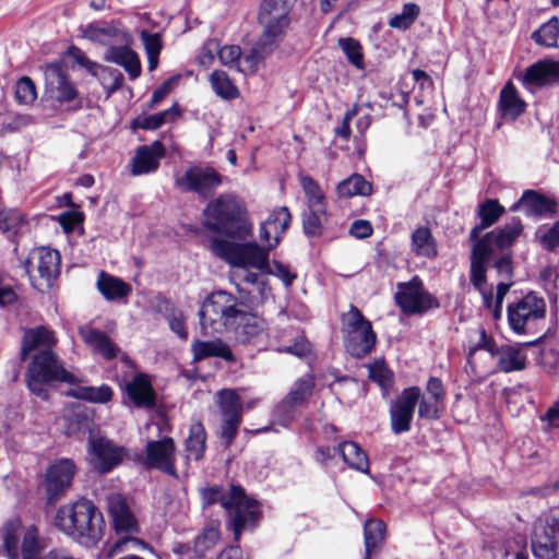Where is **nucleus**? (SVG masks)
<instances>
[{"label": "nucleus", "instance_id": "obj_1", "mask_svg": "<svg viewBox=\"0 0 559 559\" xmlns=\"http://www.w3.org/2000/svg\"><path fill=\"white\" fill-rule=\"evenodd\" d=\"M57 344L55 333L46 326H37L25 331L22 342L21 357L24 360L31 352H35L26 371V384L29 391L41 400L49 396L47 384L64 382L81 383L79 374L67 370L63 362L53 352Z\"/></svg>", "mask_w": 559, "mask_h": 559}, {"label": "nucleus", "instance_id": "obj_2", "mask_svg": "<svg viewBox=\"0 0 559 559\" xmlns=\"http://www.w3.org/2000/svg\"><path fill=\"white\" fill-rule=\"evenodd\" d=\"M43 546L35 525L23 526L19 519L11 520L0 531V554L8 559H81L63 547L40 554Z\"/></svg>", "mask_w": 559, "mask_h": 559}, {"label": "nucleus", "instance_id": "obj_3", "mask_svg": "<svg viewBox=\"0 0 559 559\" xmlns=\"http://www.w3.org/2000/svg\"><path fill=\"white\" fill-rule=\"evenodd\" d=\"M204 506L219 502L228 516V524L234 538L239 540L242 531L254 527L259 521L260 508L255 500L250 499L239 486H230L228 490L210 487L202 490Z\"/></svg>", "mask_w": 559, "mask_h": 559}, {"label": "nucleus", "instance_id": "obj_4", "mask_svg": "<svg viewBox=\"0 0 559 559\" xmlns=\"http://www.w3.org/2000/svg\"><path fill=\"white\" fill-rule=\"evenodd\" d=\"M107 511L116 534L121 535V537L104 546L102 552L106 558H112L130 550L147 548L142 539L135 537L140 533V525L135 511L126 497L120 493L108 496Z\"/></svg>", "mask_w": 559, "mask_h": 559}, {"label": "nucleus", "instance_id": "obj_5", "mask_svg": "<svg viewBox=\"0 0 559 559\" xmlns=\"http://www.w3.org/2000/svg\"><path fill=\"white\" fill-rule=\"evenodd\" d=\"M55 525L64 534L80 543H95L100 538L103 515L86 499L61 506L53 519Z\"/></svg>", "mask_w": 559, "mask_h": 559}, {"label": "nucleus", "instance_id": "obj_6", "mask_svg": "<svg viewBox=\"0 0 559 559\" xmlns=\"http://www.w3.org/2000/svg\"><path fill=\"white\" fill-rule=\"evenodd\" d=\"M206 226L217 233L243 239L252 231L246 210L239 199L222 194L204 210Z\"/></svg>", "mask_w": 559, "mask_h": 559}, {"label": "nucleus", "instance_id": "obj_7", "mask_svg": "<svg viewBox=\"0 0 559 559\" xmlns=\"http://www.w3.org/2000/svg\"><path fill=\"white\" fill-rule=\"evenodd\" d=\"M237 298L225 290L209 295L199 311L200 326L204 336L222 334L228 326H234L241 317Z\"/></svg>", "mask_w": 559, "mask_h": 559}, {"label": "nucleus", "instance_id": "obj_8", "mask_svg": "<svg viewBox=\"0 0 559 559\" xmlns=\"http://www.w3.org/2000/svg\"><path fill=\"white\" fill-rule=\"evenodd\" d=\"M272 249L269 242L267 246H259L255 242L235 243L221 239L212 241L213 252L227 263L238 267L237 270L253 267L264 272Z\"/></svg>", "mask_w": 559, "mask_h": 559}, {"label": "nucleus", "instance_id": "obj_9", "mask_svg": "<svg viewBox=\"0 0 559 559\" xmlns=\"http://www.w3.org/2000/svg\"><path fill=\"white\" fill-rule=\"evenodd\" d=\"M487 252L480 247L473 245L472 262H471V283L474 288L481 295L485 308L491 311L495 320L502 317V302L512 286L511 282H500L497 285V293L493 300L492 287L487 284L486 263L491 259Z\"/></svg>", "mask_w": 559, "mask_h": 559}, {"label": "nucleus", "instance_id": "obj_10", "mask_svg": "<svg viewBox=\"0 0 559 559\" xmlns=\"http://www.w3.org/2000/svg\"><path fill=\"white\" fill-rule=\"evenodd\" d=\"M546 314V302L535 293L510 302L507 307L508 324L518 335L534 334Z\"/></svg>", "mask_w": 559, "mask_h": 559}, {"label": "nucleus", "instance_id": "obj_11", "mask_svg": "<svg viewBox=\"0 0 559 559\" xmlns=\"http://www.w3.org/2000/svg\"><path fill=\"white\" fill-rule=\"evenodd\" d=\"M342 332L346 350L354 357H365L374 347L376 333L371 322L367 320L361 311L352 306L341 317Z\"/></svg>", "mask_w": 559, "mask_h": 559}, {"label": "nucleus", "instance_id": "obj_12", "mask_svg": "<svg viewBox=\"0 0 559 559\" xmlns=\"http://www.w3.org/2000/svg\"><path fill=\"white\" fill-rule=\"evenodd\" d=\"M532 551L536 559H559V509H552L535 521Z\"/></svg>", "mask_w": 559, "mask_h": 559}, {"label": "nucleus", "instance_id": "obj_13", "mask_svg": "<svg viewBox=\"0 0 559 559\" xmlns=\"http://www.w3.org/2000/svg\"><path fill=\"white\" fill-rule=\"evenodd\" d=\"M24 267L32 285L43 292L50 288L59 275L60 254L50 248L34 249L28 254Z\"/></svg>", "mask_w": 559, "mask_h": 559}, {"label": "nucleus", "instance_id": "obj_14", "mask_svg": "<svg viewBox=\"0 0 559 559\" xmlns=\"http://www.w3.org/2000/svg\"><path fill=\"white\" fill-rule=\"evenodd\" d=\"M396 288L395 302L406 314H421L438 306L418 276H414L409 282L399 283Z\"/></svg>", "mask_w": 559, "mask_h": 559}, {"label": "nucleus", "instance_id": "obj_15", "mask_svg": "<svg viewBox=\"0 0 559 559\" xmlns=\"http://www.w3.org/2000/svg\"><path fill=\"white\" fill-rule=\"evenodd\" d=\"M234 277L238 280L236 288L239 294L240 304L257 308L265 304L272 292L265 275L257 274L248 270H236Z\"/></svg>", "mask_w": 559, "mask_h": 559}, {"label": "nucleus", "instance_id": "obj_16", "mask_svg": "<svg viewBox=\"0 0 559 559\" xmlns=\"http://www.w3.org/2000/svg\"><path fill=\"white\" fill-rule=\"evenodd\" d=\"M222 414L221 437L229 445L237 436L242 417V402L234 389H222L216 393Z\"/></svg>", "mask_w": 559, "mask_h": 559}, {"label": "nucleus", "instance_id": "obj_17", "mask_svg": "<svg viewBox=\"0 0 559 559\" xmlns=\"http://www.w3.org/2000/svg\"><path fill=\"white\" fill-rule=\"evenodd\" d=\"M298 0H262L258 20L264 31L284 37L290 24V12Z\"/></svg>", "mask_w": 559, "mask_h": 559}, {"label": "nucleus", "instance_id": "obj_18", "mask_svg": "<svg viewBox=\"0 0 559 559\" xmlns=\"http://www.w3.org/2000/svg\"><path fill=\"white\" fill-rule=\"evenodd\" d=\"M221 183L222 176L211 167L193 166L175 175V187L179 191L195 192L201 197L210 195Z\"/></svg>", "mask_w": 559, "mask_h": 559}, {"label": "nucleus", "instance_id": "obj_19", "mask_svg": "<svg viewBox=\"0 0 559 559\" xmlns=\"http://www.w3.org/2000/svg\"><path fill=\"white\" fill-rule=\"evenodd\" d=\"M87 452L93 468L103 474L112 471L126 456L123 447L100 436L90 437Z\"/></svg>", "mask_w": 559, "mask_h": 559}, {"label": "nucleus", "instance_id": "obj_20", "mask_svg": "<svg viewBox=\"0 0 559 559\" xmlns=\"http://www.w3.org/2000/svg\"><path fill=\"white\" fill-rule=\"evenodd\" d=\"M420 397L418 386L404 389L390 404V425L395 435L411 430L415 407Z\"/></svg>", "mask_w": 559, "mask_h": 559}, {"label": "nucleus", "instance_id": "obj_21", "mask_svg": "<svg viewBox=\"0 0 559 559\" xmlns=\"http://www.w3.org/2000/svg\"><path fill=\"white\" fill-rule=\"evenodd\" d=\"M45 96L59 104L70 103L78 98L79 93L69 74L58 63L45 67Z\"/></svg>", "mask_w": 559, "mask_h": 559}, {"label": "nucleus", "instance_id": "obj_22", "mask_svg": "<svg viewBox=\"0 0 559 559\" xmlns=\"http://www.w3.org/2000/svg\"><path fill=\"white\" fill-rule=\"evenodd\" d=\"M75 473V465L69 459H60L48 467L45 487L50 503L56 502L70 488Z\"/></svg>", "mask_w": 559, "mask_h": 559}, {"label": "nucleus", "instance_id": "obj_23", "mask_svg": "<svg viewBox=\"0 0 559 559\" xmlns=\"http://www.w3.org/2000/svg\"><path fill=\"white\" fill-rule=\"evenodd\" d=\"M522 229L521 221L512 218L503 228L486 234L483 239L477 240L473 245L480 247L487 254L493 258L498 250L509 248L520 236Z\"/></svg>", "mask_w": 559, "mask_h": 559}, {"label": "nucleus", "instance_id": "obj_24", "mask_svg": "<svg viewBox=\"0 0 559 559\" xmlns=\"http://www.w3.org/2000/svg\"><path fill=\"white\" fill-rule=\"evenodd\" d=\"M82 37L104 46L130 44L131 36L123 29L106 22H94L80 27Z\"/></svg>", "mask_w": 559, "mask_h": 559}, {"label": "nucleus", "instance_id": "obj_25", "mask_svg": "<svg viewBox=\"0 0 559 559\" xmlns=\"http://www.w3.org/2000/svg\"><path fill=\"white\" fill-rule=\"evenodd\" d=\"M146 465L176 475L175 443L171 438L148 441L146 444Z\"/></svg>", "mask_w": 559, "mask_h": 559}, {"label": "nucleus", "instance_id": "obj_26", "mask_svg": "<svg viewBox=\"0 0 559 559\" xmlns=\"http://www.w3.org/2000/svg\"><path fill=\"white\" fill-rule=\"evenodd\" d=\"M522 84L530 91L559 81V62L543 60L528 67L519 75Z\"/></svg>", "mask_w": 559, "mask_h": 559}, {"label": "nucleus", "instance_id": "obj_27", "mask_svg": "<svg viewBox=\"0 0 559 559\" xmlns=\"http://www.w3.org/2000/svg\"><path fill=\"white\" fill-rule=\"evenodd\" d=\"M165 155L166 150L160 141L138 147L131 160V174L133 176H141L155 173L159 167L160 159Z\"/></svg>", "mask_w": 559, "mask_h": 559}, {"label": "nucleus", "instance_id": "obj_28", "mask_svg": "<svg viewBox=\"0 0 559 559\" xmlns=\"http://www.w3.org/2000/svg\"><path fill=\"white\" fill-rule=\"evenodd\" d=\"M292 221V215L286 206L277 207L271 212L266 221L261 225L260 238L275 248L282 235L286 231Z\"/></svg>", "mask_w": 559, "mask_h": 559}, {"label": "nucleus", "instance_id": "obj_29", "mask_svg": "<svg viewBox=\"0 0 559 559\" xmlns=\"http://www.w3.org/2000/svg\"><path fill=\"white\" fill-rule=\"evenodd\" d=\"M282 39V37L263 29L250 52L242 58L243 68H239V70L242 72H254L259 63L277 48Z\"/></svg>", "mask_w": 559, "mask_h": 559}, {"label": "nucleus", "instance_id": "obj_30", "mask_svg": "<svg viewBox=\"0 0 559 559\" xmlns=\"http://www.w3.org/2000/svg\"><path fill=\"white\" fill-rule=\"evenodd\" d=\"M104 59L122 67L130 80H135L141 74V61L135 51L129 48V44H118L107 48Z\"/></svg>", "mask_w": 559, "mask_h": 559}, {"label": "nucleus", "instance_id": "obj_31", "mask_svg": "<svg viewBox=\"0 0 559 559\" xmlns=\"http://www.w3.org/2000/svg\"><path fill=\"white\" fill-rule=\"evenodd\" d=\"M80 335L84 343L95 353L100 355L103 358L110 360L117 357L119 353L118 346H116L107 334L92 328L90 325L81 326Z\"/></svg>", "mask_w": 559, "mask_h": 559}, {"label": "nucleus", "instance_id": "obj_32", "mask_svg": "<svg viewBox=\"0 0 559 559\" xmlns=\"http://www.w3.org/2000/svg\"><path fill=\"white\" fill-rule=\"evenodd\" d=\"M126 391L136 407L152 408L155 406V392L151 379L144 373H138L127 383Z\"/></svg>", "mask_w": 559, "mask_h": 559}, {"label": "nucleus", "instance_id": "obj_33", "mask_svg": "<svg viewBox=\"0 0 559 559\" xmlns=\"http://www.w3.org/2000/svg\"><path fill=\"white\" fill-rule=\"evenodd\" d=\"M96 287L107 301H120L132 292L129 283L104 271L98 274Z\"/></svg>", "mask_w": 559, "mask_h": 559}, {"label": "nucleus", "instance_id": "obj_34", "mask_svg": "<svg viewBox=\"0 0 559 559\" xmlns=\"http://www.w3.org/2000/svg\"><path fill=\"white\" fill-rule=\"evenodd\" d=\"M411 250L417 257L427 259L437 257V242L428 227L419 226L414 229L411 236Z\"/></svg>", "mask_w": 559, "mask_h": 559}, {"label": "nucleus", "instance_id": "obj_35", "mask_svg": "<svg viewBox=\"0 0 559 559\" xmlns=\"http://www.w3.org/2000/svg\"><path fill=\"white\" fill-rule=\"evenodd\" d=\"M526 104L520 98L512 83H508L500 92L499 109L502 117L515 120L525 110Z\"/></svg>", "mask_w": 559, "mask_h": 559}, {"label": "nucleus", "instance_id": "obj_36", "mask_svg": "<svg viewBox=\"0 0 559 559\" xmlns=\"http://www.w3.org/2000/svg\"><path fill=\"white\" fill-rule=\"evenodd\" d=\"M498 368L503 372L519 371L525 368L526 356L521 347L502 346L497 349L495 355Z\"/></svg>", "mask_w": 559, "mask_h": 559}, {"label": "nucleus", "instance_id": "obj_37", "mask_svg": "<svg viewBox=\"0 0 559 559\" xmlns=\"http://www.w3.org/2000/svg\"><path fill=\"white\" fill-rule=\"evenodd\" d=\"M79 384L80 383L73 384L74 386L67 392V395L90 403L99 404H105L112 399V389L107 384H102L99 386H87Z\"/></svg>", "mask_w": 559, "mask_h": 559}, {"label": "nucleus", "instance_id": "obj_38", "mask_svg": "<svg viewBox=\"0 0 559 559\" xmlns=\"http://www.w3.org/2000/svg\"><path fill=\"white\" fill-rule=\"evenodd\" d=\"M554 204L535 191H526L521 199L511 206V211L523 210L527 215H543L552 211Z\"/></svg>", "mask_w": 559, "mask_h": 559}, {"label": "nucleus", "instance_id": "obj_39", "mask_svg": "<svg viewBox=\"0 0 559 559\" xmlns=\"http://www.w3.org/2000/svg\"><path fill=\"white\" fill-rule=\"evenodd\" d=\"M337 452L341 454L344 463L350 468L366 474L369 473L368 456L356 442H342L337 448Z\"/></svg>", "mask_w": 559, "mask_h": 559}, {"label": "nucleus", "instance_id": "obj_40", "mask_svg": "<svg viewBox=\"0 0 559 559\" xmlns=\"http://www.w3.org/2000/svg\"><path fill=\"white\" fill-rule=\"evenodd\" d=\"M385 524L381 520H369L365 523V559L377 555L384 539Z\"/></svg>", "mask_w": 559, "mask_h": 559}, {"label": "nucleus", "instance_id": "obj_41", "mask_svg": "<svg viewBox=\"0 0 559 559\" xmlns=\"http://www.w3.org/2000/svg\"><path fill=\"white\" fill-rule=\"evenodd\" d=\"M503 213V206H501L496 200H487L483 204H480L478 209V215L481 222L479 225L475 226L472 229L471 240L473 242H476L479 233L495 224Z\"/></svg>", "mask_w": 559, "mask_h": 559}, {"label": "nucleus", "instance_id": "obj_42", "mask_svg": "<svg viewBox=\"0 0 559 559\" xmlns=\"http://www.w3.org/2000/svg\"><path fill=\"white\" fill-rule=\"evenodd\" d=\"M194 360H202L207 357H221L226 360L233 359L230 349L219 340L203 342L195 341L192 344Z\"/></svg>", "mask_w": 559, "mask_h": 559}, {"label": "nucleus", "instance_id": "obj_43", "mask_svg": "<svg viewBox=\"0 0 559 559\" xmlns=\"http://www.w3.org/2000/svg\"><path fill=\"white\" fill-rule=\"evenodd\" d=\"M329 219L326 209H306L302 213V229L308 237H320Z\"/></svg>", "mask_w": 559, "mask_h": 559}, {"label": "nucleus", "instance_id": "obj_44", "mask_svg": "<svg viewBox=\"0 0 559 559\" xmlns=\"http://www.w3.org/2000/svg\"><path fill=\"white\" fill-rule=\"evenodd\" d=\"M206 433L201 423L190 426L189 436L186 439L187 459L199 461L205 451Z\"/></svg>", "mask_w": 559, "mask_h": 559}, {"label": "nucleus", "instance_id": "obj_45", "mask_svg": "<svg viewBox=\"0 0 559 559\" xmlns=\"http://www.w3.org/2000/svg\"><path fill=\"white\" fill-rule=\"evenodd\" d=\"M299 183L302 188L307 209H326V198L317 181L307 175H299Z\"/></svg>", "mask_w": 559, "mask_h": 559}, {"label": "nucleus", "instance_id": "obj_46", "mask_svg": "<svg viewBox=\"0 0 559 559\" xmlns=\"http://www.w3.org/2000/svg\"><path fill=\"white\" fill-rule=\"evenodd\" d=\"M210 84L214 93L222 99L231 100L239 96V90L222 70H215L210 75Z\"/></svg>", "mask_w": 559, "mask_h": 559}, {"label": "nucleus", "instance_id": "obj_47", "mask_svg": "<svg viewBox=\"0 0 559 559\" xmlns=\"http://www.w3.org/2000/svg\"><path fill=\"white\" fill-rule=\"evenodd\" d=\"M371 185L362 176L355 174L338 183L336 192L341 198H352L356 195H369Z\"/></svg>", "mask_w": 559, "mask_h": 559}, {"label": "nucleus", "instance_id": "obj_48", "mask_svg": "<svg viewBox=\"0 0 559 559\" xmlns=\"http://www.w3.org/2000/svg\"><path fill=\"white\" fill-rule=\"evenodd\" d=\"M420 7L414 2L405 3L401 11L393 14L388 24L391 28L399 31L408 29L420 15Z\"/></svg>", "mask_w": 559, "mask_h": 559}, {"label": "nucleus", "instance_id": "obj_49", "mask_svg": "<svg viewBox=\"0 0 559 559\" xmlns=\"http://www.w3.org/2000/svg\"><path fill=\"white\" fill-rule=\"evenodd\" d=\"M240 328V333L243 335V341H251L264 334L266 330V323L264 319L257 314L246 313L242 311L241 317L238 318L236 323Z\"/></svg>", "mask_w": 559, "mask_h": 559}, {"label": "nucleus", "instance_id": "obj_50", "mask_svg": "<svg viewBox=\"0 0 559 559\" xmlns=\"http://www.w3.org/2000/svg\"><path fill=\"white\" fill-rule=\"evenodd\" d=\"M179 115L180 111L177 105L175 104L169 109H166L164 111L145 117H139L135 120V124L141 129L155 130L164 123L175 120L177 117H179Z\"/></svg>", "mask_w": 559, "mask_h": 559}, {"label": "nucleus", "instance_id": "obj_51", "mask_svg": "<svg viewBox=\"0 0 559 559\" xmlns=\"http://www.w3.org/2000/svg\"><path fill=\"white\" fill-rule=\"evenodd\" d=\"M533 38L538 45L545 47H555L559 38V20L556 16L549 19L537 31L533 33Z\"/></svg>", "mask_w": 559, "mask_h": 559}, {"label": "nucleus", "instance_id": "obj_52", "mask_svg": "<svg viewBox=\"0 0 559 559\" xmlns=\"http://www.w3.org/2000/svg\"><path fill=\"white\" fill-rule=\"evenodd\" d=\"M299 408L290 400L283 399L273 411V423L284 428L289 427L299 416Z\"/></svg>", "mask_w": 559, "mask_h": 559}, {"label": "nucleus", "instance_id": "obj_53", "mask_svg": "<svg viewBox=\"0 0 559 559\" xmlns=\"http://www.w3.org/2000/svg\"><path fill=\"white\" fill-rule=\"evenodd\" d=\"M338 47L350 64L358 70H365L362 47L358 40L352 37H342L338 39Z\"/></svg>", "mask_w": 559, "mask_h": 559}, {"label": "nucleus", "instance_id": "obj_54", "mask_svg": "<svg viewBox=\"0 0 559 559\" xmlns=\"http://www.w3.org/2000/svg\"><path fill=\"white\" fill-rule=\"evenodd\" d=\"M221 538V532L217 525L211 524L204 527L203 532L194 540V550L200 556L206 550L213 548Z\"/></svg>", "mask_w": 559, "mask_h": 559}, {"label": "nucleus", "instance_id": "obj_55", "mask_svg": "<svg viewBox=\"0 0 559 559\" xmlns=\"http://www.w3.org/2000/svg\"><path fill=\"white\" fill-rule=\"evenodd\" d=\"M369 379L380 385L383 395L389 393L392 385V372L386 368L383 361H374L368 366Z\"/></svg>", "mask_w": 559, "mask_h": 559}, {"label": "nucleus", "instance_id": "obj_56", "mask_svg": "<svg viewBox=\"0 0 559 559\" xmlns=\"http://www.w3.org/2000/svg\"><path fill=\"white\" fill-rule=\"evenodd\" d=\"M313 388V380L310 376H305L295 382L285 399L301 407L304 402L310 396Z\"/></svg>", "mask_w": 559, "mask_h": 559}, {"label": "nucleus", "instance_id": "obj_57", "mask_svg": "<svg viewBox=\"0 0 559 559\" xmlns=\"http://www.w3.org/2000/svg\"><path fill=\"white\" fill-rule=\"evenodd\" d=\"M23 222V214L20 211L0 207V231L14 234Z\"/></svg>", "mask_w": 559, "mask_h": 559}, {"label": "nucleus", "instance_id": "obj_58", "mask_svg": "<svg viewBox=\"0 0 559 559\" xmlns=\"http://www.w3.org/2000/svg\"><path fill=\"white\" fill-rule=\"evenodd\" d=\"M37 97L35 83L28 78H21L15 87V98L20 104H32Z\"/></svg>", "mask_w": 559, "mask_h": 559}, {"label": "nucleus", "instance_id": "obj_59", "mask_svg": "<svg viewBox=\"0 0 559 559\" xmlns=\"http://www.w3.org/2000/svg\"><path fill=\"white\" fill-rule=\"evenodd\" d=\"M418 416L425 419H437L440 416V412L443 407V402L427 397L420 394L418 401Z\"/></svg>", "mask_w": 559, "mask_h": 559}, {"label": "nucleus", "instance_id": "obj_60", "mask_svg": "<svg viewBox=\"0 0 559 559\" xmlns=\"http://www.w3.org/2000/svg\"><path fill=\"white\" fill-rule=\"evenodd\" d=\"M102 74H107L109 79V82L106 78L100 79V83L107 92V97L111 96L115 92L122 87L124 78L119 70L106 67Z\"/></svg>", "mask_w": 559, "mask_h": 559}, {"label": "nucleus", "instance_id": "obj_61", "mask_svg": "<svg viewBox=\"0 0 559 559\" xmlns=\"http://www.w3.org/2000/svg\"><path fill=\"white\" fill-rule=\"evenodd\" d=\"M537 237L544 248L554 250L559 247V221L551 227H540L537 230Z\"/></svg>", "mask_w": 559, "mask_h": 559}, {"label": "nucleus", "instance_id": "obj_62", "mask_svg": "<svg viewBox=\"0 0 559 559\" xmlns=\"http://www.w3.org/2000/svg\"><path fill=\"white\" fill-rule=\"evenodd\" d=\"M169 329L181 340L188 338V332L186 329V318L181 310L171 308L170 312L166 317Z\"/></svg>", "mask_w": 559, "mask_h": 559}, {"label": "nucleus", "instance_id": "obj_63", "mask_svg": "<svg viewBox=\"0 0 559 559\" xmlns=\"http://www.w3.org/2000/svg\"><path fill=\"white\" fill-rule=\"evenodd\" d=\"M266 274L274 275L278 277L286 287L290 286L294 280L296 278V274L293 273L288 266L282 264L278 261L269 262L266 269L264 270Z\"/></svg>", "mask_w": 559, "mask_h": 559}, {"label": "nucleus", "instance_id": "obj_64", "mask_svg": "<svg viewBox=\"0 0 559 559\" xmlns=\"http://www.w3.org/2000/svg\"><path fill=\"white\" fill-rule=\"evenodd\" d=\"M278 350L302 357L310 352V343L304 335L297 334L293 343L283 344Z\"/></svg>", "mask_w": 559, "mask_h": 559}]
</instances>
